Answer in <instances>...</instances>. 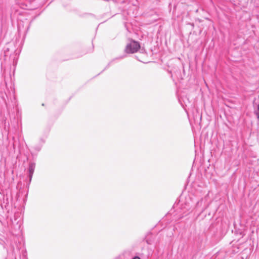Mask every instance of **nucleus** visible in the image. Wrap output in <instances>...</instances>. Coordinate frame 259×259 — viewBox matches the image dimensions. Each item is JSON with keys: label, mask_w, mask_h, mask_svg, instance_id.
Here are the masks:
<instances>
[{"label": "nucleus", "mask_w": 259, "mask_h": 259, "mask_svg": "<svg viewBox=\"0 0 259 259\" xmlns=\"http://www.w3.org/2000/svg\"><path fill=\"white\" fill-rule=\"evenodd\" d=\"M140 47V46L137 41H132L126 45L125 52L127 53H134L138 51Z\"/></svg>", "instance_id": "nucleus-1"}, {"label": "nucleus", "mask_w": 259, "mask_h": 259, "mask_svg": "<svg viewBox=\"0 0 259 259\" xmlns=\"http://www.w3.org/2000/svg\"><path fill=\"white\" fill-rule=\"evenodd\" d=\"M35 169V164L33 163H31L29 164L28 172H29V177L30 179V181H31L34 171Z\"/></svg>", "instance_id": "nucleus-2"}, {"label": "nucleus", "mask_w": 259, "mask_h": 259, "mask_svg": "<svg viewBox=\"0 0 259 259\" xmlns=\"http://www.w3.org/2000/svg\"><path fill=\"white\" fill-rule=\"evenodd\" d=\"M202 202H203V199H201L199 201H198L196 204V207L198 208V207L202 206Z\"/></svg>", "instance_id": "nucleus-3"}, {"label": "nucleus", "mask_w": 259, "mask_h": 259, "mask_svg": "<svg viewBox=\"0 0 259 259\" xmlns=\"http://www.w3.org/2000/svg\"><path fill=\"white\" fill-rule=\"evenodd\" d=\"M133 259H141L139 256H135L133 258Z\"/></svg>", "instance_id": "nucleus-4"}, {"label": "nucleus", "mask_w": 259, "mask_h": 259, "mask_svg": "<svg viewBox=\"0 0 259 259\" xmlns=\"http://www.w3.org/2000/svg\"><path fill=\"white\" fill-rule=\"evenodd\" d=\"M256 114V116H257V118L259 119V111H257Z\"/></svg>", "instance_id": "nucleus-5"}, {"label": "nucleus", "mask_w": 259, "mask_h": 259, "mask_svg": "<svg viewBox=\"0 0 259 259\" xmlns=\"http://www.w3.org/2000/svg\"><path fill=\"white\" fill-rule=\"evenodd\" d=\"M257 111H259V104L257 105Z\"/></svg>", "instance_id": "nucleus-6"}]
</instances>
